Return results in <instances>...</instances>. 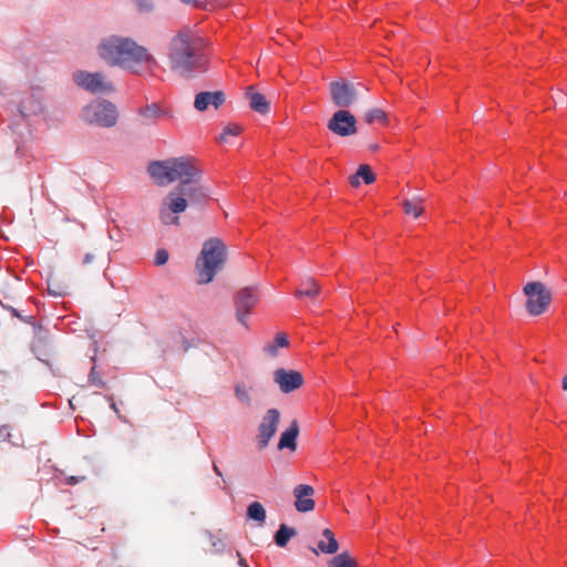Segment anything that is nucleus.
Segmentation results:
<instances>
[{"mask_svg":"<svg viewBox=\"0 0 567 567\" xmlns=\"http://www.w3.org/2000/svg\"><path fill=\"white\" fill-rule=\"evenodd\" d=\"M147 172L158 186H167L179 181L177 187L192 205L202 204L209 196V189L200 184L203 173L195 166L192 157L154 161L148 164Z\"/></svg>","mask_w":567,"mask_h":567,"instance_id":"f257e3e1","label":"nucleus"},{"mask_svg":"<svg viewBox=\"0 0 567 567\" xmlns=\"http://www.w3.org/2000/svg\"><path fill=\"white\" fill-rule=\"evenodd\" d=\"M99 56L110 66L141 75L158 62L150 50L128 37L107 35L97 45Z\"/></svg>","mask_w":567,"mask_h":567,"instance_id":"f03ea898","label":"nucleus"},{"mask_svg":"<svg viewBox=\"0 0 567 567\" xmlns=\"http://www.w3.org/2000/svg\"><path fill=\"white\" fill-rule=\"evenodd\" d=\"M167 59L172 72L184 79H193L208 68L199 39L189 28L179 30L171 38Z\"/></svg>","mask_w":567,"mask_h":567,"instance_id":"7ed1b4c3","label":"nucleus"},{"mask_svg":"<svg viewBox=\"0 0 567 567\" xmlns=\"http://www.w3.org/2000/svg\"><path fill=\"white\" fill-rule=\"evenodd\" d=\"M225 244L217 237H212L203 244V248L195 264L197 282L207 285L212 282L226 261Z\"/></svg>","mask_w":567,"mask_h":567,"instance_id":"20e7f679","label":"nucleus"},{"mask_svg":"<svg viewBox=\"0 0 567 567\" xmlns=\"http://www.w3.org/2000/svg\"><path fill=\"white\" fill-rule=\"evenodd\" d=\"M116 106L106 100H94L82 110V117L90 124L101 127H112L117 122Z\"/></svg>","mask_w":567,"mask_h":567,"instance_id":"39448f33","label":"nucleus"},{"mask_svg":"<svg viewBox=\"0 0 567 567\" xmlns=\"http://www.w3.org/2000/svg\"><path fill=\"white\" fill-rule=\"evenodd\" d=\"M523 292L526 296V311L530 316L543 315L548 309L553 299L551 290L542 281L527 282L523 288Z\"/></svg>","mask_w":567,"mask_h":567,"instance_id":"423d86ee","label":"nucleus"},{"mask_svg":"<svg viewBox=\"0 0 567 567\" xmlns=\"http://www.w3.org/2000/svg\"><path fill=\"white\" fill-rule=\"evenodd\" d=\"M368 89L361 83L338 80L330 83V94L333 104L340 110L351 107Z\"/></svg>","mask_w":567,"mask_h":567,"instance_id":"0eeeda50","label":"nucleus"},{"mask_svg":"<svg viewBox=\"0 0 567 567\" xmlns=\"http://www.w3.org/2000/svg\"><path fill=\"white\" fill-rule=\"evenodd\" d=\"M187 206V199L176 186L172 192L168 193L159 206V220L166 226H178L179 217L177 215L184 213Z\"/></svg>","mask_w":567,"mask_h":567,"instance_id":"6e6552de","label":"nucleus"},{"mask_svg":"<svg viewBox=\"0 0 567 567\" xmlns=\"http://www.w3.org/2000/svg\"><path fill=\"white\" fill-rule=\"evenodd\" d=\"M74 83L92 93L109 94L115 91L113 82L102 72L76 71L73 73Z\"/></svg>","mask_w":567,"mask_h":567,"instance_id":"1a4fd4ad","label":"nucleus"},{"mask_svg":"<svg viewBox=\"0 0 567 567\" xmlns=\"http://www.w3.org/2000/svg\"><path fill=\"white\" fill-rule=\"evenodd\" d=\"M280 419H281V413L276 408L268 409L264 413V415L257 426V435H256V444H257V449L259 451L265 450L269 445L271 439L277 433V430H278V426L280 423Z\"/></svg>","mask_w":567,"mask_h":567,"instance_id":"9d476101","label":"nucleus"},{"mask_svg":"<svg viewBox=\"0 0 567 567\" xmlns=\"http://www.w3.org/2000/svg\"><path fill=\"white\" fill-rule=\"evenodd\" d=\"M259 295L256 287H245L235 297L236 319L247 327V318L251 309L258 303Z\"/></svg>","mask_w":567,"mask_h":567,"instance_id":"9b49d317","label":"nucleus"},{"mask_svg":"<svg viewBox=\"0 0 567 567\" xmlns=\"http://www.w3.org/2000/svg\"><path fill=\"white\" fill-rule=\"evenodd\" d=\"M328 128L336 135L348 137L357 133V120L348 110H338L328 121Z\"/></svg>","mask_w":567,"mask_h":567,"instance_id":"f8f14e48","label":"nucleus"},{"mask_svg":"<svg viewBox=\"0 0 567 567\" xmlns=\"http://www.w3.org/2000/svg\"><path fill=\"white\" fill-rule=\"evenodd\" d=\"M274 382L285 394L291 393L303 384V377L296 370H287L284 368L274 371Z\"/></svg>","mask_w":567,"mask_h":567,"instance_id":"ddd939ff","label":"nucleus"},{"mask_svg":"<svg viewBox=\"0 0 567 567\" xmlns=\"http://www.w3.org/2000/svg\"><path fill=\"white\" fill-rule=\"evenodd\" d=\"M43 112V97L40 91L27 93L20 102L19 113L22 118L38 116Z\"/></svg>","mask_w":567,"mask_h":567,"instance_id":"4468645a","label":"nucleus"},{"mask_svg":"<svg viewBox=\"0 0 567 567\" xmlns=\"http://www.w3.org/2000/svg\"><path fill=\"white\" fill-rule=\"evenodd\" d=\"M225 100L226 97L223 91H203L195 95L194 107L198 112H205L210 106L217 110L225 103Z\"/></svg>","mask_w":567,"mask_h":567,"instance_id":"2eb2a0df","label":"nucleus"},{"mask_svg":"<svg viewBox=\"0 0 567 567\" xmlns=\"http://www.w3.org/2000/svg\"><path fill=\"white\" fill-rule=\"evenodd\" d=\"M315 489L311 485L299 484L293 488L295 507L299 513H308L313 511L315 501L312 498Z\"/></svg>","mask_w":567,"mask_h":567,"instance_id":"dca6fc26","label":"nucleus"},{"mask_svg":"<svg viewBox=\"0 0 567 567\" xmlns=\"http://www.w3.org/2000/svg\"><path fill=\"white\" fill-rule=\"evenodd\" d=\"M299 435V424L295 420L291 422L288 429H286L279 439L278 450L288 449L290 451H296L297 449V439Z\"/></svg>","mask_w":567,"mask_h":567,"instance_id":"f3484780","label":"nucleus"},{"mask_svg":"<svg viewBox=\"0 0 567 567\" xmlns=\"http://www.w3.org/2000/svg\"><path fill=\"white\" fill-rule=\"evenodd\" d=\"M144 125H154L159 118L166 116V112L156 103L147 104L138 111Z\"/></svg>","mask_w":567,"mask_h":567,"instance_id":"a211bd4d","label":"nucleus"},{"mask_svg":"<svg viewBox=\"0 0 567 567\" xmlns=\"http://www.w3.org/2000/svg\"><path fill=\"white\" fill-rule=\"evenodd\" d=\"M424 198L420 195H412L410 198L403 200V209L406 215L419 218L423 213Z\"/></svg>","mask_w":567,"mask_h":567,"instance_id":"6ab92c4d","label":"nucleus"},{"mask_svg":"<svg viewBox=\"0 0 567 567\" xmlns=\"http://www.w3.org/2000/svg\"><path fill=\"white\" fill-rule=\"evenodd\" d=\"M323 539L319 540L317 544L318 549L323 554H334L339 548L338 540L334 537V534L326 528L322 532Z\"/></svg>","mask_w":567,"mask_h":567,"instance_id":"aec40b11","label":"nucleus"},{"mask_svg":"<svg viewBox=\"0 0 567 567\" xmlns=\"http://www.w3.org/2000/svg\"><path fill=\"white\" fill-rule=\"evenodd\" d=\"M320 292L319 285L312 279L307 278L305 281L301 282L300 287L296 290L295 297L300 298H310L315 299Z\"/></svg>","mask_w":567,"mask_h":567,"instance_id":"412c9836","label":"nucleus"},{"mask_svg":"<svg viewBox=\"0 0 567 567\" xmlns=\"http://www.w3.org/2000/svg\"><path fill=\"white\" fill-rule=\"evenodd\" d=\"M360 178H362L363 182L368 185L375 181V175L369 165L362 164L359 166L357 173L350 177L351 185L359 186Z\"/></svg>","mask_w":567,"mask_h":567,"instance_id":"4be33fe9","label":"nucleus"},{"mask_svg":"<svg viewBox=\"0 0 567 567\" xmlns=\"http://www.w3.org/2000/svg\"><path fill=\"white\" fill-rule=\"evenodd\" d=\"M249 105L250 107L260 114H266L270 110L269 102L266 100V97L258 92H249Z\"/></svg>","mask_w":567,"mask_h":567,"instance_id":"5701e85b","label":"nucleus"},{"mask_svg":"<svg viewBox=\"0 0 567 567\" xmlns=\"http://www.w3.org/2000/svg\"><path fill=\"white\" fill-rule=\"evenodd\" d=\"M296 535L297 530L293 527L281 524L275 533L274 540L278 547H286L290 538Z\"/></svg>","mask_w":567,"mask_h":567,"instance_id":"b1692460","label":"nucleus"},{"mask_svg":"<svg viewBox=\"0 0 567 567\" xmlns=\"http://www.w3.org/2000/svg\"><path fill=\"white\" fill-rule=\"evenodd\" d=\"M235 396L236 399L243 403L246 406H250L252 404V396H251V388L248 386L244 382H238L235 385Z\"/></svg>","mask_w":567,"mask_h":567,"instance_id":"393cba45","label":"nucleus"},{"mask_svg":"<svg viewBox=\"0 0 567 567\" xmlns=\"http://www.w3.org/2000/svg\"><path fill=\"white\" fill-rule=\"evenodd\" d=\"M248 518L264 524L266 520V509L259 502H252L247 508Z\"/></svg>","mask_w":567,"mask_h":567,"instance_id":"a878e982","label":"nucleus"},{"mask_svg":"<svg viewBox=\"0 0 567 567\" xmlns=\"http://www.w3.org/2000/svg\"><path fill=\"white\" fill-rule=\"evenodd\" d=\"M288 346V338L285 333H278L274 340V342L271 343H268L266 347H265V351L271 355V357H276L277 355V351H278V348H284V347H287Z\"/></svg>","mask_w":567,"mask_h":567,"instance_id":"bb28decb","label":"nucleus"},{"mask_svg":"<svg viewBox=\"0 0 567 567\" xmlns=\"http://www.w3.org/2000/svg\"><path fill=\"white\" fill-rule=\"evenodd\" d=\"M329 567H357L350 555L344 551L334 556L329 561Z\"/></svg>","mask_w":567,"mask_h":567,"instance_id":"cd10ccee","label":"nucleus"},{"mask_svg":"<svg viewBox=\"0 0 567 567\" xmlns=\"http://www.w3.org/2000/svg\"><path fill=\"white\" fill-rule=\"evenodd\" d=\"M386 114L381 109H371L365 113L367 123L371 124L374 122H385Z\"/></svg>","mask_w":567,"mask_h":567,"instance_id":"c85d7f7f","label":"nucleus"},{"mask_svg":"<svg viewBox=\"0 0 567 567\" xmlns=\"http://www.w3.org/2000/svg\"><path fill=\"white\" fill-rule=\"evenodd\" d=\"M205 535L207 536L208 540L210 542V545L213 548L212 550L214 553L220 554L225 550L226 544L220 537H217L209 532L205 533Z\"/></svg>","mask_w":567,"mask_h":567,"instance_id":"c756f323","label":"nucleus"},{"mask_svg":"<svg viewBox=\"0 0 567 567\" xmlns=\"http://www.w3.org/2000/svg\"><path fill=\"white\" fill-rule=\"evenodd\" d=\"M241 132V128L237 124H228L225 126L223 133L219 136V142H227L229 136H237Z\"/></svg>","mask_w":567,"mask_h":567,"instance_id":"7c9ffc66","label":"nucleus"},{"mask_svg":"<svg viewBox=\"0 0 567 567\" xmlns=\"http://www.w3.org/2000/svg\"><path fill=\"white\" fill-rule=\"evenodd\" d=\"M168 251L164 248H159L155 251L154 264L156 266H163L168 261Z\"/></svg>","mask_w":567,"mask_h":567,"instance_id":"2f4dec72","label":"nucleus"},{"mask_svg":"<svg viewBox=\"0 0 567 567\" xmlns=\"http://www.w3.org/2000/svg\"><path fill=\"white\" fill-rule=\"evenodd\" d=\"M553 100L556 107H565L567 105L566 94L561 91L556 92V94L553 96Z\"/></svg>","mask_w":567,"mask_h":567,"instance_id":"473e14b6","label":"nucleus"},{"mask_svg":"<svg viewBox=\"0 0 567 567\" xmlns=\"http://www.w3.org/2000/svg\"><path fill=\"white\" fill-rule=\"evenodd\" d=\"M89 381L94 384V385H97L100 388H103L104 386V382L103 380L101 379V377L97 375L96 371H95V368L93 367L91 369V372L89 374Z\"/></svg>","mask_w":567,"mask_h":567,"instance_id":"72a5a7b5","label":"nucleus"},{"mask_svg":"<svg viewBox=\"0 0 567 567\" xmlns=\"http://www.w3.org/2000/svg\"><path fill=\"white\" fill-rule=\"evenodd\" d=\"M138 11L142 13H148L153 10V2H137Z\"/></svg>","mask_w":567,"mask_h":567,"instance_id":"f704fd0d","label":"nucleus"},{"mask_svg":"<svg viewBox=\"0 0 567 567\" xmlns=\"http://www.w3.org/2000/svg\"><path fill=\"white\" fill-rule=\"evenodd\" d=\"M11 434L10 432L8 431L7 426H2L0 427V440H3V441H11Z\"/></svg>","mask_w":567,"mask_h":567,"instance_id":"c9c22d12","label":"nucleus"},{"mask_svg":"<svg viewBox=\"0 0 567 567\" xmlns=\"http://www.w3.org/2000/svg\"><path fill=\"white\" fill-rule=\"evenodd\" d=\"M83 480H84V476H70V477H68V484L74 485Z\"/></svg>","mask_w":567,"mask_h":567,"instance_id":"e433bc0d","label":"nucleus"},{"mask_svg":"<svg viewBox=\"0 0 567 567\" xmlns=\"http://www.w3.org/2000/svg\"><path fill=\"white\" fill-rule=\"evenodd\" d=\"M94 256L91 252H87L83 258V264L89 265L93 261Z\"/></svg>","mask_w":567,"mask_h":567,"instance_id":"4c0bfd02","label":"nucleus"},{"mask_svg":"<svg viewBox=\"0 0 567 567\" xmlns=\"http://www.w3.org/2000/svg\"><path fill=\"white\" fill-rule=\"evenodd\" d=\"M49 293L52 296H58V297H61L64 295L62 291H56L55 288H51V287H49Z\"/></svg>","mask_w":567,"mask_h":567,"instance_id":"58836bf2","label":"nucleus"},{"mask_svg":"<svg viewBox=\"0 0 567 567\" xmlns=\"http://www.w3.org/2000/svg\"><path fill=\"white\" fill-rule=\"evenodd\" d=\"M369 150L372 151V152H375L379 150V145L378 144H370L369 145Z\"/></svg>","mask_w":567,"mask_h":567,"instance_id":"ea45409f","label":"nucleus"},{"mask_svg":"<svg viewBox=\"0 0 567 567\" xmlns=\"http://www.w3.org/2000/svg\"><path fill=\"white\" fill-rule=\"evenodd\" d=\"M563 390L564 391H567V374L565 375V378L563 379Z\"/></svg>","mask_w":567,"mask_h":567,"instance_id":"a19ab883","label":"nucleus"},{"mask_svg":"<svg viewBox=\"0 0 567 567\" xmlns=\"http://www.w3.org/2000/svg\"><path fill=\"white\" fill-rule=\"evenodd\" d=\"M238 564L241 567H247L246 560L244 558H241V557L239 558Z\"/></svg>","mask_w":567,"mask_h":567,"instance_id":"79ce46f5","label":"nucleus"},{"mask_svg":"<svg viewBox=\"0 0 567 567\" xmlns=\"http://www.w3.org/2000/svg\"><path fill=\"white\" fill-rule=\"evenodd\" d=\"M214 472L218 475V476H221V472L220 470L218 468V466L216 464H214Z\"/></svg>","mask_w":567,"mask_h":567,"instance_id":"37998d69","label":"nucleus"},{"mask_svg":"<svg viewBox=\"0 0 567 567\" xmlns=\"http://www.w3.org/2000/svg\"><path fill=\"white\" fill-rule=\"evenodd\" d=\"M194 3H195V4H202V3H204V4H205V6H204V8H207V4H213V2H198V1H195Z\"/></svg>","mask_w":567,"mask_h":567,"instance_id":"c03bdc74","label":"nucleus"},{"mask_svg":"<svg viewBox=\"0 0 567 567\" xmlns=\"http://www.w3.org/2000/svg\"><path fill=\"white\" fill-rule=\"evenodd\" d=\"M111 408H112L115 412H117V409H116V405H115V403H114V402H112Z\"/></svg>","mask_w":567,"mask_h":567,"instance_id":"a18cd8bd","label":"nucleus"},{"mask_svg":"<svg viewBox=\"0 0 567 567\" xmlns=\"http://www.w3.org/2000/svg\"><path fill=\"white\" fill-rule=\"evenodd\" d=\"M109 237H110V239H113L114 234H112V231H110V233H109Z\"/></svg>","mask_w":567,"mask_h":567,"instance_id":"49530a36","label":"nucleus"}]
</instances>
